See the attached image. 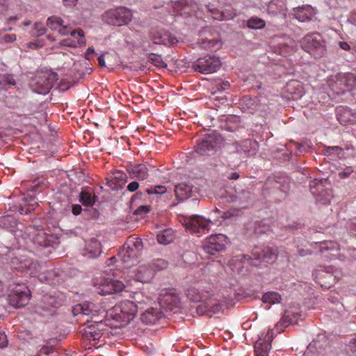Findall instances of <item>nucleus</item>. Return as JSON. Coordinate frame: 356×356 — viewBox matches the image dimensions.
<instances>
[{"label":"nucleus","instance_id":"obj_1","mask_svg":"<svg viewBox=\"0 0 356 356\" xmlns=\"http://www.w3.org/2000/svg\"><path fill=\"white\" fill-rule=\"evenodd\" d=\"M328 84L337 95L350 91L356 84V76L351 72H339L330 76Z\"/></svg>","mask_w":356,"mask_h":356},{"label":"nucleus","instance_id":"obj_2","mask_svg":"<svg viewBox=\"0 0 356 356\" xmlns=\"http://www.w3.org/2000/svg\"><path fill=\"white\" fill-rule=\"evenodd\" d=\"M300 46L302 49L316 58L324 56L327 52L322 36L318 33L306 35L301 40Z\"/></svg>","mask_w":356,"mask_h":356},{"label":"nucleus","instance_id":"obj_3","mask_svg":"<svg viewBox=\"0 0 356 356\" xmlns=\"http://www.w3.org/2000/svg\"><path fill=\"white\" fill-rule=\"evenodd\" d=\"M103 20L108 24L122 26L132 19L131 11L124 7H120L106 11L102 15Z\"/></svg>","mask_w":356,"mask_h":356},{"label":"nucleus","instance_id":"obj_4","mask_svg":"<svg viewBox=\"0 0 356 356\" xmlns=\"http://www.w3.org/2000/svg\"><path fill=\"white\" fill-rule=\"evenodd\" d=\"M228 244L227 237L222 234L211 235L207 238L202 245L205 253L218 257L221 252H224Z\"/></svg>","mask_w":356,"mask_h":356},{"label":"nucleus","instance_id":"obj_5","mask_svg":"<svg viewBox=\"0 0 356 356\" xmlns=\"http://www.w3.org/2000/svg\"><path fill=\"white\" fill-rule=\"evenodd\" d=\"M277 257V252L270 248L254 247L251 254L244 255V259L250 261L252 265L257 266L260 262L273 263Z\"/></svg>","mask_w":356,"mask_h":356},{"label":"nucleus","instance_id":"obj_6","mask_svg":"<svg viewBox=\"0 0 356 356\" xmlns=\"http://www.w3.org/2000/svg\"><path fill=\"white\" fill-rule=\"evenodd\" d=\"M31 291L24 284H17L11 289V293L8 296L10 305L20 308L26 306L30 300Z\"/></svg>","mask_w":356,"mask_h":356},{"label":"nucleus","instance_id":"obj_7","mask_svg":"<svg viewBox=\"0 0 356 356\" xmlns=\"http://www.w3.org/2000/svg\"><path fill=\"white\" fill-rule=\"evenodd\" d=\"M221 66L220 59L215 56H207L198 58L193 63L192 68L202 74H211L216 72Z\"/></svg>","mask_w":356,"mask_h":356},{"label":"nucleus","instance_id":"obj_8","mask_svg":"<svg viewBox=\"0 0 356 356\" xmlns=\"http://www.w3.org/2000/svg\"><path fill=\"white\" fill-rule=\"evenodd\" d=\"M63 298L59 296L45 294L38 307V312L43 316L52 315L57 308L63 305Z\"/></svg>","mask_w":356,"mask_h":356},{"label":"nucleus","instance_id":"obj_9","mask_svg":"<svg viewBox=\"0 0 356 356\" xmlns=\"http://www.w3.org/2000/svg\"><path fill=\"white\" fill-rule=\"evenodd\" d=\"M72 313L74 316L82 315L90 316L91 318L90 321L101 319L104 317L103 315H101V313H103L101 307L91 302H84L76 305L72 308Z\"/></svg>","mask_w":356,"mask_h":356},{"label":"nucleus","instance_id":"obj_10","mask_svg":"<svg viewBox=\"0 0 356 356\" xmlns=\"http://www.w3.org/2000/svg\"><path fill=\"white\" fill-rule=\"evenodd\" d=\"M198 302L200 304L196 306L195 310L199 316L207 315L212 316L222 309V305L220 304L219 300L213 296H208Z\"/></svg>","mask_w":356,"mask_h":356},{"label":"nucleus","instance_id":"obj_11","mask_svg":"<svg viewBox=\"0 0 356 356\" xmlns=\"http://www.w3.org/2000/svg\"><path fill=\"white\" fill-rule=\"evenodd\" d=\"M115 316L119 317L124 323H129L132 321L137 313L138 306L131 300L121 301L115 307Z\"/></svg>","mask_w":356,"mask_h":356},{"label":"nucleus","instance_id":"obj_12","mask_svg":"<svg viewBox=\"0 0 356 356\" xmlns=\"http://www.w3.org/2000/svg\"><path fill=\"white\" fill-rule=\"evenodd\" d=\"M124 288V284L121 281L106 277L101 280L98 289L100 294L106 296L120 292Z\"/></svg>","mask_w":356,"mask_h":356},{"label":"nucleus","instance_id":"obj_13","mask_svg":"<svg viewBox=\"0 0 356 356\" xmlns=\"http://www.w3.org/2000/svg\"><path fill=\"white\" fill-rule=\"evenodd\" d=\"M211 222L200 216H192L186 222V227L192 233L203 234L209 229Z\"/></svg>","mask_w":356,"mask_h":356},{"label":"nucleus","instance_id":"obj_14","mask_svg":"<svg viewBox=\"0 0 356 356\" xmlns=\"http://www.w3.org/2000/svg\"><path fill=\"white\" fill-rule=\"evenodd\" d=\"M56 76V74L45 73L42 76L38 77L33 85V90L39 94L48 93L53 87Z\"/></svg>","mask_w":356,"mask_h":356},{"label":"nucleus","instance_id":"obj_15","mask_svg":"<svg viewBox=\"0 0 356 356\" xmlns=\"http://www.w3.org/2000/svg\"><path fill=\"white\" fill-rule=\"evenodd\" d=\"M150 39L154 44L171 46L175 44L178 40L176 37L164 29L152 31L150 33Z\"/></svg>","mask_w":356,"mask_h":356},{"label":"nucleus","instance_id":"obj_16","mask_svg":"<svg viewBox=\"0 0 356 356\" xmlns=\"http://www.w3.org/2000/svg\"><path fill=\"white\" fill-rule=\"evenodd\" d=\"M103 319H95L94 321L86 320L87 327L85 329L84 336L89 341L99 340L102 335L104 326Z\"/></svg>","mask_w":356,"mask_h":356},{"label":"nucleus","instance_id":"obj_17","mask_svg":"<svg viewBox=\"0 0 356 356\" xmlns=\"http://www.w3.org/2000/svg\"><path fill=\"white\" fill-rule=\"evenodd\" d=\"M179 297L173 290L164 291L160 295L159 304L165 308V311H172L179 307Z\"/></svg>","mask_w":356,"mask_h":356},{"label":"nucleus","instance_id":"obj_18","mask_svg":"<svg viewBox=\"0 0 356 356\" xmlns=\"http://www.w3.org/2000/svg\"><path fill=\"white\" fill-rule=\"evenodd\" d=\"M65 273L59 268H54L51 270L42 272L38 276V279L42 282L47 283L50 285H56L64 281Z\"/></svg>","mask_w":356,"mask_h":356},{"label":"nucleus","instance_id":"obj_19","mask_svg":"<svg viewBox=\"0 0 356 356\" xmlns=\"http://www.w3.org/2000/svg\"><path fill=\"white\" fill-rule=\"evenodd\" d=\"M330 352V347L326 339H324L323 342L314 340L309 345L305 356H329Z\"/></svg>","mask_w":356,"mask_h":356},{"label":"nucleus","instance_id":"obj_20","mask_svg":"<svg viewBox=\"0 0 356 356\" xmlns=\"http://www.w3.org/2000/svg\"><path fill=\"white\" fill-rule=\"evenodd\" d=\"M273 339V332L268 330L264 339L261 337L254 345L255 356H268L269 350L271 349V341Z\"/></svg>","mask_w":356,"mask_h":356},{"label":"nucleus","instance_id":"obj_21","mask_svg":"<svg viewBox=\"0 0 356 356\" xmlns=\"http://www.w3.org/2000/svg\"><path fill=\"white\" fill-rule=\"evenodd\" d=\"M216 147V143L214 138L211 136H204L196 141V145L194 148L197 154L204 156V154L209 155Z\"/></svg>","mask_w":356,"mask_h":356},{"label":"nucleus","instance_id":"obj_22","mask_svg":"<svg viewBox=\"0 0 356 356\" xmlns=\"http://www.w3.org/2000/svg\"><path fill=\"white\" fill-rule=\"evenodd\" d=\"M268 13L274 17L284 18L287 14V8L282 0H272L268 5Z\"/></svg>","mask_w":356,"mask_h":356},{"label":"nucleus","instance_id":"obj_23","mask_svg":"<svg viewBox=\"0 0 356 356\" xmlns=\"http://www.w3.org/2000/svg\"><path fill=\"white\" fill-rule=\"evenodd\" d=\"M270 230V227L268 223L267 220H262L260 221H254L249 222L247 225V231L250 235L254 234L259 236L262 234L268 232Z\"/></svg>","mask_w":356,"mask_h":356},{"label":"nucleus","instance_id":"obj_24","mask_svg":"<svg viewBox=\"0 0 356 356\" xmlns=\"http://www.w3.org/2000/svg\"><path fill=\"white\" fill-rule=\"evenodd\" d=\"M140 254V253L138 252L137 248H132V247L126 244L124 245L123 250L119 254L121 259L127 266L134 265V261H136Z\"/></svg>","mask_w":356,"mask_h":356},{"label":"nucleus","instance_id":"obj_25","mask_svg":"<svg viewBox=\"0 0 356 356\" xmlns=\"http://www.w3.org/2000/svg\"><path fill=\"white\" fill-rule=\"evenodd\" d=\"M47 26L52 31H56L62 35H67L70 30L63 24V19L57 16H51L47 20Z\"/></svg>","mask_w":356,"mask_h":356},{"label":"nucleus","instance_id":"obj_26","mask_svg":"<svg viewBox=\"0 0 356 356\" xmlns=\"http://www.w3.org/2000/svg\"><path fill=\"white\" fill-rule=\"evenodd\" d=\"M154 275V270L150 265H141L135 275L136 280L140 282H149Z\"/></svg>","mask_w":356,"mask_h":356},{"label":"nucleus","instance_id":"obj_27","mask_svg":"<svg viewBox=\"0 0 356 356\" xmlns=\"http://www.w3.org/2000/svg\"><path fill=\"white\" fill-rule=\"evenodd\" d=\"M286 92L292 95V98L297 99L305 93L303 84L297 80L289 81L286 85Z\"/></svg>","mask_w":356,"mask_h":356},{"label":"nucleus","instance_id":"obj_28","mask_svg":"<svg viewBox=\"0 0 356 356\" xmlns=\"http://www.w3.org/2000/svg\"><path fill=\"white\" fill-rule=\"evenodd\" d=\"M164 316L163 312L155 308L147 309L141 314V321L146 323H155L159 319Z\"/></svg>","mask_w":356,"mask_h":356},{"label":"nucleus","instance_id":"obj_29","mask_svg":"<svg viewBox=\"0 0 356 356\" xmlns=\"http://www.w3.org/2000/svg\"><path fill=\"white\" fill-rule=\"evenodd\" d=\"M86 255L89 258H95L102 252V245L95 238L90 239L86 245Z\"/></svg>","mask_w":356,"mask_h":356},{"label":"nucleus","instance_id":"obj_30","mask_svg":"<svg viewBox=\"0 0 356 356\" xmlns=\"http://www.w3.org/2000/svg\"><path fill=\"white\" fill-rule=\"evenodd\" d=\"M176 197L179 200H184L190 196L192 192V186L185 183H181L175 186Z\"/></svg>","mask_w":356,"mask_h":356},{"label":"nucleus","instance_id":"obj_31","mask_svg":"<svg viewBox=\"0 0 356 356\" xmlns=\"http://www.w3.org/2000/svg\"><path fill=\"white\" fill-rule=\"evenodd\" d=\"M337 119L341 124H353L356 120V116L350 110L343 109L338 111Z\"/></svg>","mask_w":356,"mask_h":356},{"label":"nucleus","instance_id":"obj_32","mask_svg":"<svg viewBox=\"0 0 356 356\" xmlns=\"http://www.w3.org/2000/svg\"><path fill=\"white\" fill-rule=\"evenodd\" d=\"M312 12L310 7H300L294 9L295 17L300 22H307L311 19Z\"/></svg>","mask_w":356,"mask_h":356},{"label":"nucleus","instance_id":"obj_33","mask_svg":"<svg viewBox=\"0 0 356 356\" xmlns=\"http://www.w3.org/2000/svg\"><path fill=\"white\" fill-rule=\"evenodd\" d=\"M298 321V314L289 311L284 312L281 321L277 323L276 327H288L290 324L296 323Z\"/></svg>","mask_w":356,"mask_h":356},{"label":"nucleus","instance_id":"obj_34","mask_svg":"<svg viewBox=\"0 0 356 356\" xmlns=\"http://www.w3.org/2000/svg\"><path fill=\"white\" fill-rule=\"evenodd\" d=\"M232 201L238 203L242 208H245L251 201V194L248 191H242L237 193Z\"/></svg>","mask_w":356,"mask_h":356},{"label":"nucleus","instance_id":"obj_35","mask_svg":"<svg viewBox=\"0 0 356 356\" xmlns=\"http://www.w3.org/2000/svg\"><path fill=\"white\" fill-rule=\"evenodd\" d=\"M200 47L207 51H216L221 47L220 41L214 39H202L200 42Z\"/></svg>","mask_w":356,"mask_h":356},{"label":"nucleus","instance_id":"obj_36","mask_svg":"<svg viewBox=\"0 0 356 356\" xmlns=\"http://www.w3.org/2000/svg\"><path fill=\"white\" fill-rule=\"evenodd\" d=\"M16 220L13 216L7 215L0 218V227L12 231L15 227Z\"/></svg>","mask_w":356,"mask_h":356},{"label":"nucleus","instance_id":"obj_37","mask_svg":"<svg viewBox=\"0 0 356 356\" xmlns=\"http://www.w3.org/2000/svg\"><path fill=\"white\" fill-rule=\"evenodd\" d=\"M246 25L249 29H262L265 27L266 22L261 18L257 17H252L248 19Z\"/></svg>","mask_w":356,"mask_h":356},{"label":"nucleus","instance_id":"obj_38","mask_svg":"<svg viewBox=\"0 0 356 356\" xmlns=\"http://www.w3.org/2000/svg\"><path fill=\"white\" fill-rule=\"evenodd\" d=\"M35 243L42 247H47L49 245L50 241L47 239L46 233L42 231H38L33 238Z\"/></svg>","mask_w":356,"mask_h":356},{"label":"nucleus","instance_id":"obj_39","mask_svg":"<svg viewBox=\"0 0 356 356\" xmlns=\"http://www.w3.org/2000/svg\"><path fill=\"white\" fill-rule=\"evenodd\" d=\"M25 268H28L30 271V275L32 277H37L38 278V276L42 273L40 272L42 270L41 265L31 261H26L25 264Z\"/></svg>","mask_w":356,"mask_h":356},{"label":"nucleus","instance_id":"obj_40","mask_svg":"<svg viewBox=\"0 0 356 356\" xmlns=\"http://www.w3.org/2000/svg\"><path fill=\"white\" fill-rule=\"evenodd\" d=\"M282 300L281 296L274 291L266 293L262 297V301L266 303L275 304Z\"/></svg>","mask_w":356,"mask_h":356},{"label":"nucleus","instance_id":"obj_41","mask_svg":"<svg viewBox=\"0 0 356 356\" xmlns=\"http://www.w3.org/2000/svg\"><path fill=\"white\" fill-rule=\"evenodd\" d=\"M187 297L193 302H199L202 301V299H204L205 297H207L208 295H203L201 292L195 288H191L187 291Z\"/></svg>","mask_w":356,"mask_h":356},{"label":"nucleus","instance_id":"obj_42","mask_svg":"<svg viewBox=\"0 0 356 356\" xmlns=\"http://www.w3.org/2000/svg\"><path fill=\"white\" fill-rule=\"evenodd\" d=\"M96 197L92 195L91 193L82 191L79 195V201L86 206H92L95 203Z\"/></svg>","mask_w":356,"mask_h":356},{"label":"nucleus","instance_id":"obj_43","mask_svg":"<svg viewBox=\"0 0 356 356\" xmlns=\"http://www.w3.org/2000/svg\"><path fill=\"white\" fill-rule=\"evenodd\" d=\"M321 252L327 250H338V244L332 241H325L319 243Z\"/></svg>","mask_w":356,"mask_h":356},{"label":"nucleus","instance_id":"obj_44","mask_svg":"<svg viewBox=\"0 0 356 356\" xmlns=\"http://www.w3.org/2000/svg\"><path fill=\"white\" fill-rule=\"evenodd\" d=\"M323 179H314L309 184V187L312 191V193L314 195L322 191L323 190Z\"/></svg>","mask_w":356,"mask_h":356},{"label":"nucleus","instance_id":"obj_45","mask_svg":"<svg viewBox=\"0 0 356 356\" xmlns=\"http://www.w3.org/2000/svg\"><path fill=\"white\" fill-rule=\"evenodd\" d=\"M134 174L140 179H145L147 177V168L145 165L139 164L136 166L134 170H133Z\"/></svg>","mask_w":356,"mask_h":356},{"label":"nucleus","instance_id":"obj_46","mask_svg":"<svg viewBox=\"0 0 356 356\" xmlns=\"http://www.w3.org/2000/svg\"><path fill=\"white\" fill-rule=\"evenodd\" d=\"M70 35L74 38L76 39V46L84 45L86 44V40L84 38V33L82 30H74L70 32Z\"/></svg>","mask_w":356,"mask_h":356},{"label":"nucleus","instance_id":"obj_47","mask_svg":"<svg viewBox=\"0 0 356 356\" xmlns=\"http://www.w3.org/2000/svg\"><path fill=\"white\" fill-rule=\"evenodd\" d=\"M150 266L153 268L155 273L157 270H161L166 268L168 266V262L163 259H157L152 261Z\"/></svg>","mask_w":356,"mask_h":356},{"label":"nucleus","instance_id":"obj_48","mask_svg":"<svg viewBox=\"0 0 356 356\" xmlns=\"http://www.w3.org/2000/svg\"><path fill=\"white\" fill-rule=\"evenodd\" d=\"M172 236L168 234V231H165L162 234H159L157 235V241L159 243L167 245L170 243L172 241Z\"/></svg>","mask_w":356,"mask_h":356},{"label":"nucleus","instance_id":"obj_49","mask_svg":"<svg viewBox=\"0 0 356 356\" xmlns=\"http://www.w3.org/2000/svg\"><path fill=\"white\" fill-rule=\"evenodd\" d=\"M166 191H167V189H166L165 186H162V185L155 186L154 187H151V188H148L146 189V192L149 195H152V194L162 195V194H164L165 193H166Z\"/></svg>","mask_w":356,"mask_h":356},{"label":"nucleus","instance_id":"obj_50","mask_svg":"<svg viewBox=\"0 0 356 356\" xmlns=\"http://www.w3.org/2000/svg\"><path fill=\"white\" fill-rule=\"evenodd\" d=\"M152 64L159 67H166L167 65L163 61L162 58L159 55L152 54L150 57Z\"/></svg>","mask_w":356,"mask_h":356},{"label":"nucleus","instance_id":"obj_51","mask_svg":"<svg viewBox=\"0 0 356 356\" xmlns=\"http://www.w3.org/2000/svg\"><path fill=\"white\" fill-rule=\"evenodd\" d=\"M276 182L281 184L280 189L283 192L287 193V191L289 190L290 181H289V178H287V177L278 178V179L276 180Z\"/></svg>","mask_w":356,"mask_h":356},{"label":"nucleus","instance_id":"obj_52","mask_svg":"<svg viewBox=\"0 0 356 356\" xmlns=\"http://www.w3.org/2000/svg\"><path fill=\"white\" fill-rule=\"evenodd\" d=\"M129 247H132V248H137L138 252L141 253L143 250V243L140 239L134 238V240H130L128 243H126Z\"/></svg>","mask_w":356,"mask_h":356},{"label":"nucleus","instance_id":"obj_53","mask_svg":"<svg viewBox=\"0 0 356 356\" xmlns=\"http://www.w3.org/2000/svg\"><path fill=\"white\" fill-rule=\"evenodd\" d=\"M326 153L328 155H331V154L340 155V154H343V150L341 147H340L339 146H332V147H329L326 149Z\"/></svg>","mask_w":356,"mask_h":356},{"label":"nucleus","instance_id":"obj_54","mask_svg":"<svg viewBox=\"0 0 356 356\" xmlns=\"http://www.w3.org/2000/svg\"><path fill=\"white\" fill-rule=\"evenodd\" d=\"M149 211V209L147 206H140L135 210L134 214L136 216H140L142 218H144L146 214Z\"/></svg>","mask_w":356,"mask_h":356},{"label":"nucleus","instance_id":"obj_55","mask_svg":"<svg viewBox=\"0 0 356 356\" xmlns=\"http://www.w3.org/2000/svg\"><path fill=\"white\" fill-rule=\"evenodd\" d=\"M34 30L35 31L34 35H35L36 36H40L44 35L46 31L45 28L41 22L35 23Z\"/></svg>","mask_w":356,"mask_h":356},{"label":"nucleus","instance_id":"obj_56","mask_svg":"<svg viewBox=\"0 0 356 356\" xmlns=\"http://www.w3.org/2000/svg\"><path fill=\"white\" fill-rule=\"evenodd\" d=\"M53 352L54 348L52 347L44 346L38 350L36 356H47Z\"/></svg>","mask_w":356,"mask_h":356},{"label":"nucleus","instance_id":"obj_57","mask_svg":"<svg viewBox=\"0 0 356 356\" xmlns=\"http://www.w3.org/2000/svg\"><path fill=\"white\" fill-rule=\"evenodd\" d=\"M296 147L300 153H309L307 149L311 147L310 143H296Z\"/></svg>","mask_w":356,"mask_h":356},{"label":"nucleus","instance_id":"obj_58","mask_svg":"<svg viewBox=\"0 0 356 356\" xmlns=\"http://www.w3.org/2000/svg\"><path fill=\"white\" fill-rule=\"evenodd\" d=\"M16 35L15 34H6L1 39V43H10L13 42L16 40Z\"/></svg>","mask_w":356,"mask_h":356},{"label":"nucleus","instance_id":"obj_59","mask_svg":"<svg viewBox=\"0 0 356 356\" xmlns=\"http://www.w3.org/2000/svg\"><path fill=\"white\" fill-rule=\"evenodd\" d=\"M186 2L185 0H181V1H178L177 3H175V9L177 10V13L182 15H184L186 13H187L188 12L185 11V10L186 9V7H183L182 8H180L179 9V6H183L184 4H185Z\"/></svg>","mask_w":356,"mask_h":356},{"label":"nucleus","instance_id":"obj_60","mask_svg":"<svg viewBox=\"0 0 356 356\" xmlns=\"http://www.w3.org/2000/svg\"><path fill=\"white\" fill-rule=\"evenodd\" d=\"M353 172L352 167H347L343 171L339 172V177L341 179H345L349 177Z\"/></svg>","mask_w":356,"mask_h":356},{"label":"nucleus","instance_id":"obj_61","mask_svg":"<svg viewBox=\"0 0 356 356\" xmlns=\"http://www.w3.org/2000/svg\"><path fill=\"white\" fill-rule=\"evenodd\" d=\"M60 44L63 46L70 47H77L76 41L73 40L70 38L62 40L60 41Z\"/></svg>","mask_w":356,"mask_h":356},{"label":"nucleus","instance_id":"obj_62","mask_svg":"<svg viewBox=\"0 0 356 356\" xmlns=\"http://www.w3.org/2000/svg\"><path fill=\"white\" fill-rule=\"evenodd\" d=\"M8 345L7 336L4 332H0V348H5Z\"/></svg>","mask_w":356,"mask_h":356},{"label":"nucleus","instance_id":"obj_63","mask_svg":"<svg viewBox=\"0 0 356 356\" xmlns=\"http://www.w3.org/2000/svg\"><path fill=\"white\" fill-rule=\"evenodd\" d=\"M229 83L228 81H223L218 85L217 90L218 91H224L229 88Z\"/></svg>","mask_w":356,"mask_h":356},{"label":"nucleus","instance_id":"obj_64","mask_svg":"<svg viewBox=\"0 0 356 356\" xmlns=\"http://www.w3.org/2000/svg\"><path fill=\"white\" fill-rule=\"evenodd\" d=\"M349 347L351 352L356 356V338L352 339L349 343Z\"/></svg>","mask_w":356,"mask_h":356}]
</instances>
